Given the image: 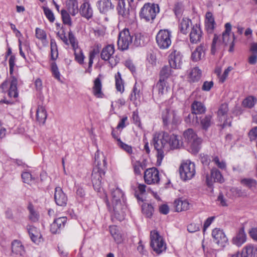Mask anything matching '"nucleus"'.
<instances>
[{"mask_svg": "<svg viewBox=\"0 0 257 257\" xmlns=\"http://www.w3.org/2000/svg\"><path fill=\"white\" fill-rule=\"evenodd\" d=\"M9 64L10 67V74L12 75L14 68L15 65V57L14 56H11L9 60Z\"/></svg>", "mask_w": 257, "mask_h": 257, "instance_id": "obj_61", "label": "nucleus"}, {"mask_svg": "<svg viewBox=\"0 0 257 257\" xmlns=\"http://www.w3.org/2000/svg\"><path fill=\"white\" fill-rule=\"evenodd\" d=\"M212 162L220 169H225L226 168V163L223 160H220L217 156H215L212 159Z\"/></svg>", "mask_w": 257, "mask_h": 257, "instance_id": "obj_54", "label": "nucleus"}, {"mask_svg": "<svg viewBox=\"0 0 257 257\" xmlns=\"http://www.w3.org/2000/svg\"><path fill=\"white\" fill-rule=\"evenodd\" d=\"M228 107L227 103L222 104L218 110L217 116L220 122L223 121L221 124L222 128L231 125V118L228 117Z\"/></svg>", "mask_w": 257, "mask_h": 257, "instance_id": "obj_16", "label": "nucleus"}, {"mask_svg": "<svg viewBox=\"0 0 257 257\" xmlns=\"http://www.w3.org/2000/svg\"><path fill=\"white\" fill-rule=\"evenodd\" d=\"M27 230L32 240L36 243H39L42 237L40 230L35 226L30 225L27 226Z\"/></svg>", "mask_w": 257, "mask_h": 257, "instance_id": "obj_27", "label": "nucleus"}, {"mask_svg": "<svg viewBox=\"0 0 257 257\" xmlns=\"http://www.w3.org/2000/svg\"><path fill=\"white\" fill-rule=\"evenodd\" d=\"M17 84V78L14 76H12L10 87L8 91V95L10 97L17 98L18 96Z\"/></svg>", "mask_w": 257, "mask_h": 257, "instance_id": "obj_33", "label": "nucleus"}, {"mask_svg": "<svg viewBox=\"0 0 257 257\" xmlns=\"http://www.w3.org/2000/svg\"><path fill=\"white\" fill-rule=\"evenodd\" d=\"M54 199L56 203L59 206H64L67 204V197L60 187L55 188Z\"/></svg>", "mask_w": 257, "mask_h": 257, "instance_id": "obj_23", "label": "nucleus"}, {"mask_svg": "<svg viewBox=\"0 0 257 257\" xmlns=\"http://www.w3.org/2000/svg\"><path fill=\"white\" fill-rule=\"evenodd\" d=\"M230 191L233 195L236 197H246L247 196V193L245 190H242L238 188H232Z\"/></svg>", "mask_w": 257, "mask_h": 257, "instance_id": "obj_51", "label": "nucleus"}, {"mask_svg": "<svg viewBox=\"0 0 257 257\" xmlns=\"http://www.w3.org/2000/svg\"><path fill=\"white\" fill-rule=\"evenodd\" d=\"M47 114L45 108L39 105L37 109L36 117L37 120L39 123L44 124L47 118Z\"/></svg>", "mask_w": 257, "mask_h": 257, "instance_id": "obj_37", "label": "nucleus"}, {"mask_svg": "<svg viewBox=\"0 0 257 257\" xmlns=\"http://www.w3.org/2000/svg\"><path fill=\"white\" fill-rule=\"evenodd\" d=\"M115 49L113 45H107L103 48L101 53V59L107 61L111 68L115 67L119 62V59L114 55Z\"/></svg>", "mask_w": 257, "mask_h": 257, "instance_id": "obj_7", "label": "nucleus"}, {"mask_svg": "<svg viewBox=\"0 0 257 257\" xmlns=\"http://www.w3.org/2000/svg\"><path fill=\"white\" fill-rule=\"evenodd\" d=\"M152 144L157 151V164L160 165L165 153L171 149H176L182 146L179 137L175 135H169L166 132L156 133L153 135Z\"/></svg>", "mask_w": 257, "mask_h": 257, "instance_id": "obj_1", "label": "nucleus"}, {"mask_svg": "<svg viewBox=\"0 0 257 257\" xmlns=\"http://www.w3.org/2000/svg\"><path fill=\"white\" fill-rule=\"evenodd\" d=\"M144 177L148 184H158L160 180L159 172L155 167L147 169L144 172Z\"/></svg>", "mask_w": 257, "mask_h": 257, "instance_id": "obj_15", "label": "nucleus"}, {"mask_svg": "<svg viewBox=\"0 0 257 257\" xmlns=\"http://www.w3.org/2000/svg\"><path fill=\"white\" fill-rule=\"evenodd\" d=\"M111 203L114 216L119 221L124 218L125 206L124 201V194L121 190L116 187L111 189Z\"/></svg>", "mask_w": 257, "mask_h": 257, "instance_id": "obj_3", "label": "nucleus"}, {"mask_svg": "<svg viewBox=\"0 0 257 257\" xmlns=\"http://www.w3.org/2000/svg\"><path fill=\"white\" fill-rule=\"evenodd\" d=\"M213 182L222 183L224 182V178L220 172L216 168H213L211 170V177L208 175L206 177V183L209 187H211Z\"/></svg>", "mask_w": 257, "mask_h": 257, "instance_id": "obj_18", "label": "nucleus"}, {"mask_svg": "<svg viewBox=\"0 0 257 257\" xmlns=\"http://www.w3.org/2000/svg\"><path fill=\"white\" fill-rule=\"evenodd\" d=\"M153 211V208L151 205H145L142 207V211L144 214L148 217H150L152 216Z\"/></svg>", "mask_w": 257, "mask_h": 257, "instance_id": "obj_56", "label": "nucleus"}, {"mask_svg": "<svg viewBox=\"0 0 257 257\" xmlns=\"http://www.w3.org/2000/svg\"><path fill=\"white\" fill-rule=\"evenodd\" d=\"M28 209L29 211V219L34 222L38 221L39 219V214L34 209L33 206L32 204H29Z\"/></svg>", "mask_w": 257, "mask_h": 257, "instance_id": "obj_43", "label": "nucleus"}, {"mask_svg": "<svg viewBox=\"0 0 257 257\" xmlns=\"http://www.w3.org/2000/svg\"><path fill=\"white\" fill-rule=\"evenodd\" d=\"M79 13L82 17L89 19L93 16V10L90 4L88 2H84L80 6Z\"/></svg>", "mask_w": 257, "mask_h": 257, "instance_id": "obj_26", "label": "nucleus"}, {"mask_svg": "<svg viewBox=\"0 0 257 257\" xmlns=\"http://www.w3.org/2000/svg\"><path fill=\"white\" fill-rule=\"evenodd\" d=\"M191 24L190 20L187 18H183L180 22L179 28L183 34H186L188 29Z\"/></svg>", "mask_w": 257, "mask_h": 257, "instance_id": "obj_45", "label": "nucleus"}, {"mask_svg": "<svg viewBox=\"0 0 257 257\" xmlns=\"http://www.w3.org/2000/svg\"><path fill=\"white\" fill-rule=\"evenodd\" d=\"M213 86V82L212 81H205L202 85V89L204 91H209Z\"/></svg>", "mask_w": 257, "mask_h": 257, "instance_id": "obj_62", "label": "nucleus"}, {"mask_svg": "<svg viewBox=\"0 0 257 257\" xmlns=\"http://www.w3.org/2000/svg\"><path fill=\"white\" fill-rule=\"evenodd\" d=\"M43 11L48 20L51 23L54 22L55 17L52 11L47 7H43Z\"/></svg>", "mask_w": 257, "mask_h": 257, "instance_id": "obj_52", "label": "nucleus"}, {"mask_svg": "<svg viewBox=\"0 0 257 257\" xmlns=\"http://www.w3.org/2000/svg\"><path fill=\"white\" fill-rule=\"evenodd\" d=\"M127 0H118L117 10L119 15L124 18H128L130 13L129 5Z\"/></svg>", "mask_w": 257, "mask_h": 257, "instance_id": "obj_24", "label": "nucleus"}, {"mask_svg": "<svg viewBox=\"0 0 257 257\" xmlns=\"http://www.w3.org/2000/svg\"><path fill=\"white\" fill-rule=\"evenodd\" d=\"M201 71L198 67H195L190 70L188 73V79L190 82L198 81L201 78Z\"/></svg>", "mask_w": 257, "mask_h": 257, "instance_id": "obj_36", "label": "nucleus"}, {"mask_svg": "<svg viewBox=\"0 0 257 257\" xmlns=\"http://www.w3.org/2000/svg\"><path fill=\"white\" fill-rule=\"evenodd\" d=\"M12 252L14 255L23 256L25 250L22 242L19 240H14L11 243Z\"/></svg>", "mask_w": 257, "mask_h": 257, "instance_id": "obj_25", "label": "nucleus"}, {"mask_svg": "<svg viewBox=\"0 0 257 257\" xmlns=\"http://www.w3.org/2000/svg\"><path fill=\"white\" fill-rule=\"evenodd\" d=\"M159 12V7L158 5L146 4L141 9L140 17L142 19L149 22L153 20Z\"/></svg>", "mask_w": 257, "mask_h": 257, "instance_id": "obj_8", "label": "nucleus"}, {"mask_svg": "<svg viewBox=\"0 0 257 257\" xmlns=\"http://www.w3.org/2000/svg\"><path fill=\"white\" fill-rule=\"evenodd\" d=\"M66 7V11L72 16H75L78 13V4L77 0H67Z\"/></svg>", "mask_w": 257, "mask_h": 257, "instance_id": "obj_31", "label": "nucleus"}, {"mask_svg": "<svg viewBox=\"0 0 257 257\" xmlns=\"http://www.w3.org/2000/svg\"><path fill=\"white\" fill-rule=\"evenodd\" d=\"M115 87L117 91L121 93L124 91V82L121 78V74L119 72L115 75Z\"/></svg>", "mask_w": 257, "mask_h": 257, "instance_id": "obj_42", "label": "nucleus"}, {"mask_svg": "<svg viewBox=\"0 0 257 257\" xmlns=\"http://www.w3.org/2000/svg\"><path fill=\"white\" fill-rule=\"evenodd\" d=\"M191 108L192 113L188 114L185 121L188 123L195 124L198 123L197 116L196 114L204 113L206 108L201 102L195 101L191 105Z\"/></svg>", "mask_w": 257, "mask_h": 257, "instance_id": "obj_12", "label": "nucleus"}, {"mask_svg": "<svg viewBox=\"0 0 257 257\" xmlns=\"http://www.w3.org/2000/svg\"><path fill=\"white\" fill-rule=\"evenodd\" d=\"M109 231L114 241L117 243H120L123 241L122 234L118 228L115 225L109 226Z\"/></svg>", "mask_w": 257, "mask_h": 257, "instance_id": "obj_35", "label": "nucleus"}, {"mask_svg": "<svg viewBox=\"0 0 257 257\" xmlns=\"http://www.w3.org/2000/svg\"><path fill=\"white\" fill-rule=\"evenodd\" d=\"M249 137L251 140H255L257 138V126L254 127L250 131Z\"/></svg>", "mask_w": 257, "mask_h": 257, "instance_id": "obj_64", "label": "nucleus"}, {"mask_svg": "<svg viewBox=\"0 0 257 257\" xmlns=\"http://www.w3.org/2000/svg\"><path fill=\"white\" fill-rule=\"evenodd\" d=\"M179 171L182 180H190L195 175V164L189 160H186L182 163Z\"/></svg>", "mask_w": 257, "mask_h": 257, "instance_id": "obj_10", "label": "nucleus"}, {"mask_svg": "<svg viewBox=\"0 0 257 257\" xmlns=\"http://www.w3.org/2000/svg\"><path fill=\"white\" fill-rule=\"evenodd\" d=\"M61 15L63 23L68 26H71L72 21L70 16V14L66 10L63 9L61 11Z\"/></svg>", "mask_w": 257, "mask_h": 257, "instance_id": "obj_46", "label": "nucleus"}, {"mask_svg": "<svg viewBox=\"0 0 257 257\" xmlns=\"http://www.w3.org/2000/svg\"><path fill=\"white\" fill-rule=\"evenodd\" d=\"M148 39L147 37L140 33L136 34L133 43L136 47L143 46L147 42Z\"/></svg>", "mask_w": 257, "mask_h": 257, "instance_id": "obj_40", "label": "nucleus"}, {"mask_svg": "<svg viewBox=\"0 0 257 257\" xmlns=\"http://www.w3.org/2000/svg\"><path fill=\"white\" fill-rule=\"evenodd\" d=\"M51 70L54 77L58 80H60V74L58 70V67L55 63H53L51 65Z\"/></svg>", "mask_w": 257, "mask_h": 257, "instance_id": "obj_59", "label": "nucleus"}, {"mask_svg": "<svg viewBox=\"0 0 257 257\" xmlns=\"http://www.w3.org/2000/svg\"><path fill=\"white\" fill-rule=\"evenodd\" d=\"M172 118L171 121V123L173 125H178L181 123V119L180 116L175 111L172 112Z\"/></svg>", "mask_w": 257, "mask_h": 257, "instance_id": "obj_57", "label": "nucleus"}, {"mask_svg": "<svg viewBox=\"0 0 257 257\" xmlns=\"http://www.w3.org/2000/svg\"><path fill=\"white\" fill-rule=\"evenodd\" d=\"M173 111V110L167 108L163 112L162 119L165 125H167L170 123L172 118V112Z\"/></svg>", "mask_w": 257, "mask_h": 257, "instance_id": "obj_44", "label": "nucleus"}, {"mask_svg": "<svg viewBox=\"0 0 257 257\" xmlns=\"http://www.w3.org/2000/svg\"><path fill=\"white\" fill-rule=\"evenodd\" d=\"M241 183L248 188L254 187L256 185V181L252 179H243L241 180Z\"/></svg>", "mask_w": 257, "mask_h": 257, "instance_id": "obj_58", "label": "nucleus"}, {"mask_svg": "<svg viewBox=\"0 0 257 257\" xmlns=\"http://www.w3.org/2000/svg\"><path fill=\"white\" fill-rule=\"evenodd\" d=\"M96 7L101 14H106L114 8L111 0H99L96 3Z\"/></svg>", "mask_w": 257, "mask_h": 257, "instance_id": "obj_22", "label": "nucleus"}, {"mask_svg": "<svg viewBox=\"0 0 257 257\" xmlns=\"http://www.w3.org/2000/svg\"><path fill=\"white\" fill-rule=\"evenodd\" d=\"M205 26L208 32L211 33L214 28L215 21L213 15L211 12H207L206 14Z\"/></svg>", "mask_w": 257, "mask_h": 257, "instance_id": "obj_38", "label": "nucleus"}, {"mask_svg": "<svg viewBox=\"0 0 257 257\" xmlns=\"http://www.w3.org/2000/svg\"><path fill=\"white\" fill-rule=\"evenodd\" d=\"M212 236L218 246L224 247L228 244V238L223 230L216 228L212 230Z\"/></svg>", "mask_w": 257, "mask_h": 257, "instance_id": "obj_17", "label": "nucleus"}, {"mask_svg": "<svg viewBox=\"0 0 257 257\" xmlns=\"http://www.w3.org/2000/svg\"><path fill=\"white\" fill-rule=\"evenodd\" d=\"M92 93L97 98H102L103 96V94L102 92V83L99 77H97L94 80Z\"/></svg>", "mask_w": 257, "mask_h": 257, "instance_id": "obj_32", "label": "nucleus"}, {"mask_svg": "<svg viewBox=\"0 0 257 257\" xmlns=\"http://www.w3.org/2000/svg\"><path fill=\"white\" fill-rule=\"evenodd\" d=\"M201 226V222L191 223L187 226V230L190 233H194L200 230Z\"/></svg>", "mask_w": 257, "mask_h": 257, "instance_id": "obj_50", "label": "nucleus"}, {"mask_svg": "<svg viewBox=\"0 0 257 257\" xmlns=\"http://www.w3.org/2000/svg\"><path fill=\"white\" fill-rule=\"evenodd\" d=\"M169 62L172 68H180L182 63V56L181 53L177 50H173L169 56Z\"/></svg>", "mask_w": 257, "mask_h": 257, "instance_id": "obj_19", "label": "nucleus"}, {"mask_svg": "<svg viewBox=\"0 0 257 257\" xmlns=\"http://www.w3.org/2000/svg\"><path fill=\"white\" fill-rule=\"evenodd\" d=\"M232 70V67L231 66L228 67L227 69H226L223 74L221 75L219 77V81L221 82H223L227 77L229 73Z\"/></svg>", "mask_w": 257, "mask_h": 257, "instance_id": "obj_60", "label": "nucleus"}, {"mask_svg": "<svg viewBox=\"0 0 257 257\" xmlns=\"http://www.w3.org/2000/svg\"><path fill=\"white\" fill-rule=\"evenodd\" d=\"M68 38L69 42L74 52L75 60L80 64H83L84 56L82 53V50L79 48L77 41L71 31L69 32Z\"/></svg>", "mask_w": 257, "mask_h": 257, "instance_id": "obj_13", "label": "nucleus"}, {"mask_svg": "<svg viewBox=\"0 0 257 257\" xmlns=\"http://www.w3.org/2000/svg\"><path fill=\"white\" fill-rule=\"evenodd\" d=\"M225 30L223 32L221 37L222 41H221V40L219 38V37L217 35H214L211 47L212 53L214 54L215 53L217 47L219 46L221 43L224 44V45H228L229 43H231V46L230 48V51H231L232 48L233 46V42L234 38L233 34L231 37L230 36V33L231 30V24L229 23H226L225 25Z\"/></svg>", "mask_w": 257, "mask_h": 257, "instance_id": "obj_5", "label": "nucleus"}, {"mask_svg": "<svg viewBox=\"0 0 257 257\" xmlns=\"http://www.w3.org/2000/svg\"><path fill=\"white\" fill-rule=\"evenodd\" d=\"M242 257H257V247L251 244L244 246L242 249Z\"/></svg>", "mask_w": 257, "mask_h": 257, "instance_id": "obj_28", "label": "nucleus"}, {"mask_svg": "<svg viewBox=\"0 0 257 257\" xmlns=\"http://www.w3.org/2000/svg\"><path fill=\"white\" fill-rule=\"evenodd\" d=\"M133 36L129 30L124 28L118 35L117 46L118 49L124 51L128 49L130 45L133 43Z\"/></svg>", "mask_w": 257, "mask_h": 257, "instance_id": "obj_11", "label": "nucleus"}, {"mask_svg": "<svg viewBox=\"0 0 257 257\" xmlns=\"http://www.w3.org/2000/svg\"><path fill=\"white\" fill-rule=\"evenodd\" d=\"M190 41L192 44H197L203 39V33L198 24L194 25L191 28L189 35Z\"/></svg>", "mask_w": 257, "mask_h": 257, "instance_id": "obj_20", "label": "nucleus"}, {"mask_svg": "<svg viewBox=\"0 0 257 257\" xmlns=\"http://www.w3.org/2000/svg\"><path fill=\"white\" fill-rule=\"evenodd\" d=\"M95 167L93 168L91 180L95 190L100 191L101 187V180L105 174L106 165V158L103 154L97 151L95 154Z\"/></svg>", "mask_w": 257, "mask_h": 257, "instance_id": "obj_2", "label": "nucleus"}, {"mask_svg": "<svg viewBox=\"0 0 257 257\" xmlns=\"http://www.w3.org/2000/svg\"><path fill=\"white\" fill-rule=\"evenodd\" d=\"M256 102V99L255 97L250 96L246 97L242 102L244 106L248 108L253 107Z\"/></svg>", "mask_w": 257, "mask_h": 257, "instance_id": "obj_47", "label": "nucleus"}, {"mask_svg": "<svg viewBox=\"0 0 257 257\" xmlns=\"http://www.w3.org/2000/svg\"><path fill=\"white\" fill-rule=\"evenodd\" d=\"M183 140L187 143L188 150L192 154L197 153L200 148L202 139L199 138L195 132L192 128L185 131L183 135Z\"/></svg>", "mask_w": 257, "mask_h": 257, "instance_id": "obj_4", "label": "nucleus"}, {"mask_svg": "<svg viewBox=\"0 0 257 257\" xmlns=\"http://www.w3.org/2000/svg\"><path fill=\"white\" fill-rule=\"evenodd\" d=\"M200 161L204 165H208L210 162L209 156L205 154H200Z\"/></svg>", "mask_w": 257, "mask_h": 257, "instance_id": "obj_63", "label": "nucleus"}, {"mask_svg": "<svg viewBox=\"0 0 257 257\" xmlns=\"http://www.w3.org/2000/svg\"><path fill=\"white\" fill-rule=\"evenodd\" d=\"M140 90L137 88L136 85H135L133 88V92L131 93L130 96L131 100L135 101L137 99H140Z\"/></svg>", "mask_w": 257, "mask_h": 257, "instance_id": "obj_55", "label": "nucleus"}, {"mask_svg": "<svg viewBox=\"0 0 257 257\" xmlns=\"http://www.w3.org/2000/svg\"><path fill=\"white\" fill-rule=\"evenodd\" d=\"M117 145L119 147H120L121 149L125 151L126 153L129 154H132L133 153L132 148L131 146H129L123 142H122L121 140H118V143H117Z\"/></svg>", "mask_w": 257, "mask_h": 257, "instance_id": "obj_53", "label": "nucleus"}, {"mask_svg": "<svg viewBox=\"0 0 257 257\" xmlns=\"http://www.w3.org/2000/svg\"><path fill=\"white\" fill-rule=\"evenodd\" d=\"M35 35L36 38L41 41L44 46L46 47L48 45V41L47 40V35L44 30L37 28L35 30Z\"/></svg>", "mask_w": 257, "mask_h": 257, "instance_id": "obj_39", "label": "nucleus"}, {"mask_svg": "<svg viewBox=\"0 0 257 257\" xmlns=\"http://www.w3.org/2000/svg\"><path fill=\"white\" fill-rule=\"evenodd\" d=\"M22 178L23 182L28 184H32L34 182V178L32 177L31 174L28 172H24L22 174Z\"/></svg>", "mask_w": 257, "mask_h": 257, "instance_id": "obj_49", "label": "nucleus"}, {"mask_svg": "<svg viewBox=\"0 0 257 257\" xmlns=\"http://www.w3.org/2000/svg\"><path fill=\"white\" fill-rule=\"evenodd\" d=\"M246 241V235L243 228H241L237 235L232 238V243L237 246H241Z\"/></svg>", "mask_w": 257, "mask_h": 257, "instance_id": "obj_30", "label": "nucleus"}, {"mask_svg": "<svg viewBox=\"0 0 257 257\" xmlns=\"http://www.w3.org/2000/svg\"><path fill=\"white\" fill-rule=\"evenodd\" d=\"M171 67L170 66H164L160 71V81H166L172 74Z\"/></svg>", "mask_w": 257, "mask_h": 257, "instance_id": "obj_41", "label": "nucleus"}, {"mask_svg": "<svg viewBox=\"0 0 257 257\" xmlns=\"http://www.w3.org/2000/svg\"><path fill=\"white\" fill-rule=\"evenodd\" d=\"M150 245L153 250L157 254H160L165 251L167 248V245L163 236L158 231L154 230L150 232Z\"/></svg>", "mask_w": 257, "mask_h": 257, "instance_id": "obj_6", "label": "nucleus"}, {"mask_svg": "<svg viewBox=\"0 0 257 257\" xmlns=\"http://www.w3.org/2000/svg\"><path fill=\"white\" fill-rule=\"evenodd\" d=\"M190 205L189 201L186 199H179L174 202V207L177 212L188 210L190 208Z\"/></svg>", "mask_w": 257, "mask_h": 257, "instance_id": "obj_34", "label": "nucleus"}, {"mask_svg": "<svg viewBox=\"0 0 257 257\" xmlns=\"http://www.w3.org/2000/svg\"><path fill=\"white\" fill-rule=\"evenodd\" d=\"M212 116L210 115H206L201 120V124L203 129H207L212 123Z\"/></svg>", "mask_w": 257, "mask_h": 257, "instance_id": "obj_48", "label": "nucleus"}, {"mask_svg": "<svg viewBox=\"0 0 257 257\" xmlns=\"http://www.w3.org/2000/svg\"><path fill=\"white\" fill-rule=\"evenodd\" d=\"M205 50V47L203 44H200L198 46L192 53V60L197 62L204 58Z\"/></svg>", "mask_w": 257, "mask_h": 257, "instance_id": "obj_29", "label": "nucleus"}, {"mask_svg": "<svg viewBox=\"0 0 257 257\" xmlns=\"http://www.w3.org/2000/svg\"><path fill=\"white\" fill-rule=\"evenodd\" d=\"M66 221L67 218L65 217L56 218L50 225V231L53 234L60 233L64 228Z\"/></svg>", "mask_w": 257, "mask_h": 257, "instance_id": "obj_21", "label": "nucleus"}, {"mask_svg": "<svg viewBox=\"0 0 257 257\" xmlns=\"http://www.w3.org/2000/svg\"><path fill=\"white\" fill-rule=\"evenodd\" d=\"M157 93L155 97L158 100H162L167 98L170 91V87L167 81H160L156 84Z\"/></svg>", "mask_w": 257, "mask_h": 257, "instance_id": "obj_14", "label": "nucleus"}, {"mask_svg": "<svg viewBox=\"0 0 257 257\" xmlns=\"http://www.w3.org/2000/svg\"><path fill=\"white\" fill-rule=\"evenodd\" d=\"M171 32L168 30H161L156 36L158 46L161 49H168L172 44Z\"/></svg>", "mask_w": 257, "mask_h": 257, "instance_id": "obj_9", "label": "nucleus"}]
</instances>
